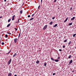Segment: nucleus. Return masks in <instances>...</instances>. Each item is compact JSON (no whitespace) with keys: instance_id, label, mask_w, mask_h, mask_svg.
Listing matches in <instances>:
<instances>
[{"instance_id":"10","label":"nucleus","mask_w":76,"mask_h":76,"mask_svg":"<svg viewBox=\"0 0 76 76\" xmlns=\"http://www.w3.org/2000/svg\"><path fill=\"white\" fill-rule=\"evenodd\" d=\"M8 76H12V73H10L8 74Z\"/></svg>"},{"instance_id":"1","label":"nucleus","mask_w":76,"mask_h":76,"mask_svg":"<svg viewBox=\"0 0 76 76\" xmlns=\"http://www.w3.org/2000/svg\"><path fill=\"white\" fill-rule=\"evenodd\" d=\"M47 26H48L47 25H46L45 26L43 27V30H45L46 29H47Z\"/></svg>"},{"instance_id":"48","label":"nucleus","mask_w":76,"mask_h":76,"mask_svg":"<svg viewBox=\"0 0 76 76\" xmlns=\"http://www.w3.org/2000/svg\"><path fill=\"white\" fill-rule=\"evenodd\" d=\"M75 48H76V47Z\"/></svg>"},{"instance_id":"35","label":"nucleus","mask_w":76,"mask_h":76,"mask_svg":"<svg viewBox=\"0 0 76 76\" xmlns=\"http://www.w3.org/2000/svg\"><path fill=\"white\" fill-rule=\"evenodd\" d=\"M56 1H57V0H54V2H55V3H56Z\"/></svg>"},{"instance_id":"26","label":"nucleus","mask_w":76,"mask_h":76,"mask_svg":"<svg viewBox=\"0 0 76 76\" xmlns=\"http://www.w3.org/2000/svg\"><path fill=\"white\" fill-rule=\"evenodd\" d=\"M34 18H31L30 19V20H32L33 19H34Z\"/></svg>"},{"instance_id":"9","label":"nucleus","mask_w":76,"mask_h":76,"mask_svg":"<svg viewBox=\"0 0 76 76\" xmlns=\"http://www.w3.org/2000/svg\"><path fill=\"white\" fill-rule=\"evenodd\" d=\"M72 42L71 41H70L68 43V45H70V44H72Z\"/></svg>"},{"instance_id":"46","label":"nucleus","mask_w":76,"mask_h":76,"mask_svg":"<svg viewBox=\"0 0 76 76\" xmlns=\"http://www.w3.org/2000/svg\"><path fill=\"white\" fill-rule=\"evenodd\" d=\"M23 4H24V3H23Z\"/></svg>"},{"instance_id":"40","label":"nucleus","mask_w":76,"mask_h":76,"mask_svg":"<svg viewBox=\"0 0 76 76\" xmlns=\"http://www.w3.org/2000/svg\"><path fill=\"white\" fill-rule=\"evenodd\" d=\"M59 51H61V49H59Z\"/></svg>"},{"instance_id":"32","label":"nucleus","mask_w":76,"mask_h":76,"mask_svg":"<svg viewBox=\"0 0 76 76\" xmlns=\"http://www.w3.org/2000/svg\"><path fill=\"white\" fill-rule=\"evenodd\" d=\"M28 18H30V17H31V15H28Z\"/></svg>"},{"instance_id":"24","label":"nucleus","mask_w":76,"mask_h":76,"mask_svg":"<svg viewBox=\"0 0 76 76\" xmlns=\"http://www.w3.org/2000/svg\"><path fill=\"white\" fill-rule=\"evenodd\" d=\"M67 39H66L64 41V42H67Z\"/></svg>"},{"instance_id":"37","label":"nucleus","mask_w":76,"mask_h":76,"mask_svg":"<svg viewBox=\"0 0 76 76\" xmlns=\"http://www.w3.org/2000/svg\"><path fill=\"white\" fill-rule=\"evenodd\" d=\"M8 34H10V35H11V34H12V33H8V32H7Z\"/></svg>"},{"instance_id":"33","label":"nucleus","mask_w":76,"mask_h":76,"mask_svg":"<svg viewBox=\"0 0 76 76\" xmlns=\"http://www.w3.org/2000/svg\"><path fill=\"white\" fill-rule=\"evenodd\" d=\"M40 7V5H39V6H38V9H39Z\"/></svg>"},{"instance_id":"23","label":"nucleus","mask_w":76,"mask_h":76,"mask_svg":"<svg viewBox=\"0 0 76 76\" xmlns=\"http://www.w3.org/2000/svg\"><path fill=\"white\" fill-rule=\"evenodd\" d=\"M10 26V24H9L7 25V27H9Z\"/></svg>"},{"instance_id":"12","label":"nucleus","mask_w":76,"mask_h":76,"mask_svg":"<svg viewBox=\"0 0 76 76\" xmlns=\"http://www.w3.org/2000/svg\"><path fill=\"white\" fill-rule=\"evenodd\" d=\"M23 12V11L22 10L20 11V14H22Z\"/></svg>"},{"instance_id":"36","label":"nucleus","mask_w":76,"mask_h":76,"mask_svg":"<svg viewBox=\"0 0 76 76\" xmlns=\"http://www.w3.org/2000/svg\"><path fill=\"white\" fill-rule=\"evenodd\" d=\"M15 31H18V29L16 28H15Z\"/></svg>"},{"instance_id":"18","label":"nucleus","mask_w":76,"mask_h":76,"mask_svg":"<svg viewBox=\"0 0 76 76\" xmlns=\"http://www.w3.org/2000/svg\"><path fill=\"white\" fill-rule=\"evenodd\" d=\"M10 20H11V19H9L8 20V22H10Z\"/></svg>"},{"instance_id":"16","label":"nucleus","mask_w":76,"mask_h":76,"mask_svg":"<svg viewBox=\"0 0 76 76\" xmlns=\"http://www.w3.org/2000/svg\"><path fill=\"white\" fill-rule=\"evenodd\" d=\"M53 21L50 22V25H52V24H53Z\"/></svg>"},{"instance_id":"13","label":"nucleus","mask_w":76,"mask_h":76,"mask_svg":"<svg viewBox=\"0 0 76 76\" xmlns=\"http://www.w3.org/2000/svg\"><path fill=\"white\" fill-rule=\"evenodd\" d=\"M57 26V24H56L53 26V28H55V27H56Z\"/></svg>"},{"instance_id":"39","label":"nucleus","mask_w":76,"mask_h":76,"mask_svg":"<svg viewBox=\"0 0 76 76\" xmlns=\"http://www.w3.org/2000/svg\"><path fill=\"white\" fill-rule=\"evenodd\" d=\"M55 73H53V76H54V75H55Z\"/></svg>"},{"instance_id":"30","label":"nucleus","mask_w":76,"mask_h":76,"mask_svg":"<svg viewBox=\"0 0 76 76\" xmlns=\"http://www.w3.org/2000/svg\"><path fill=\"white\" fill-rule=\"evenodd\" d=\"M54 19H55V17H52V19H53V20H54Z\"/></svg>"},{"instance_id":"22","label":"nucleus","mask_w":76,"mask_h":76,"mask_svg":"<svg viewBox=\"0 0 76 76\" xmlns=\"http://www.w3.org/2000/svg\"><path fill=\"white\" fill-rule=\"evenodd\" d=\"M44 65L45 66H47V63H46L45 62V63Z\"/></svg>"},{"instance_id":"7","label":"nucleus","mask_w":76,"mask_h":76,"mask_svg":"<svg viewBox=\"0 0 76 76\" xmlns=\"http://www.w3.org/2000/svg\"><path fill=\"white\" fill-rule=\"evenodd\" d=\"M68 20V18H67L64 21V23H65V22H66V21H67V20Z\"/></svg>"},{"instance_id":"31","label":"nucleus","mask_w":76,"mask_h":76,"mask_svg":"<svg viewBox=\"0 0 76 76\" xmlns=\"http://www.w3.org/2000/svg\"><path fill=\"white\" fill-rule=\"evenodd\" d=\"M1 44L2 45H4V43L3 42H2V43H1Z\"/></svg>"},{"instance_id":"38","label":"nucleus","mask_w":76,"mask_h":76,"mask_svg":"<svg viewBox=\"0 0 76 76\" xmlns=\"http://www.w3.org/2000/svg\"><path fill=\"white\" fill-rule=\"evenodd\" d=\"M70 10H72V8L71 7L70 8Z\"/></svg>"},{"instance_id":"44","label":"nucleus","mask_w":76,"mask_h":76,"mask_svg":"<svg viewBox=\"0 0 76 76\" xmlns=\"http://www.w3.org/2000/svg\"><path fill=\"white\" fill-rule=\"evenodd\" d=\"M14 76H17V75H14Z\"/></svg>"},{"instance_id":"14","label":"nucleus","mask_w":76,"mask_h":76,"mask_svg":"<svg viewBox=\"0 0 76 76\" xmlns=\"http://www.w3.org/2000/svg\"><path fill=\"white\" fill-rule=\"evenodd\" d=\"M72 57V55H70L68 57V58H70Z\"/></svg>"},{"instance_id":"25","label":"nucleus","mask_w":76,"mask_h":76,"mask_svg":"<svg viewBox=\"0 0 76 76\" xmlns=\"http://www.w3.org/2000/svg\"><path fill=\"white\" fill-rule=\"evenodd\" d=\"M20 32L19 34L18 35V38H19L20 37Z\"/></svg>"},{"instance_id":"15","label":"nucleus","mask_w":76,"mask_h":76,"mask_svg":"<svg viewBox=\"0 0 76 76\" xmlns=\"http://www.w3.org/2000/svg\"><path fill=\"white\" fill-rule=\"evenodd\" d=\"M39 63V61H36L37 64H38Z\"/></svg>"},{"instance_id":"17","label":"nucleus","mask_w":76,"mask_h":76,"mask_svg":"<svg viewBox=\"0 0 76 76\" xmlns=\"http://www.w3.org/2000/svg\"><path fill=\"white\" fill-rule=\"evenodd\" d=\"M17 55H16V53H15V55H14L13 56V57H15V56H17Z\"/></svg>"},{"instance_id":"20","label":"nucleus","mask_w":76,"mask_h":76,"mask_svg":"<svg viewBox=\"0 0 76 76\" xmlns=\"http://www.w3.org/2000/svg\"><path fill=\"white\" fill-rule=\"evenodd\" d=\"M54 61H56V62H58V59L56 60H55Z\"/></svg>"},{"instance_id":"34","label":"nucleus","mask_w":76,"mask_h":76,"mask_svg":"<svg viewBox=\"0 0 76 76\" xmlns=\"http://www.w3.org/2000/svg\"><path fill=\"white\" fill-rule=\"evenodd\" d=\"M65 45H64L63 46V48H65Z\"/></svg>"},{"instance_id":"45","label":"nucleus","mask_w":76,"mask_h":76,"mask_svg":"<svg viewBox=\"0 0 76 76\" xmlns=\"http://www.w3.org/2000/svg\"><path fill=\"white\" fill-rule=\"evenodd\" d=\"M72 72H74V71H72Z\"/></svg>"},{"instance_id":"19","label":"nucleus","mask_w":76,"mask_h":76,"mask_svg":"<svg viewBox=\"0 0 76 76\" xmlns=\"http://www.w3.org/2000/svg\"><path fill=\"white\" fill-rule=\"evenodd\" d=\"M11 52V50H10V51H9L8 52V53H6V54H7V55L9 54V53H10Z\"/></svg>"},{"instance_id":"42","label":"nucleus","mask_w":76,"mask_h":76,"mask_svg":"<svg viewBox=\"0 0 76 76\" xmlns=\"http://www.w3.org/2000/svg\"><path fill=\"white\" fill-rule=\"evenodd\" d=\"M42 0H41V3H42Z\"/></svg>"},{"instance_id":"29","label":"nucleus","mask_w":76,"mask_h":76,"mask_svg":"<svg viewBox=\"0 0 76 76\" xmlns=\"http://www.w3.org/2000/svg\"><path fill=\"white\" fill-rule=\"evenodd\" d=\"M51 59L52 60H53V61H54V59H53V58H51Z\"/></svg>"},{"instance_id":"27","label":"nucleus","mask_w":76,"mask_h":76,"mask_svg":"<svg viewBox=\"0 0 76 76\" xmlns=\"http://www.w3.org/2000/svg\"><path fill=\"white\" fill-rule=\"evenodd\" d=\"M34 15H35V14H33L32 15H31V16L32 17H34Z\"/></svg>"},{"instance_id":"49","label":"nucleus","mask_w":76,"mask_h":76,"mask_svg":"<svg viewBox=\"0 0 76 76\" xmlns=\"http://www.w3.org/2000/svg\"><path fill=\"white\" fill-rule=\"evenodd\" d=\"M0 54H1V53H0Z\"/></svg>"},{"instance_id":"43","label":"nucleus","mask_w":76,"mask_h":76,"mask_svg":"<svg viewBox=\"0 0 76 76\" xmlns=\"http://www.w3.org/2000/svg\"><path fill=\"white\" fill-rule=\"evenodd\" d=\"M60 59V57H58V59Z\"/></svg>"},{"instance_id":"4","label":"nucleus","mask_w":76,"mask_h":76,"mask_svg":"<svg viewBox=\"0 0 76 76\" xmlns=\"http://www.w3.org/2000/svg\"><path fill=\"white\" fill-rule=\"evenodd\" d=\"M15 15H14L12 17V20H14L15 19Z\"/></svg>"},{"instance_id":"8","label":"nucleus","mask_w":76,"mask_h":76,"mask_svg":"<svg viewBox=\"0 0 76 76\" xmlns=\"http://www.w3.org/2000/svg\"><path fill=\"white\" fill-rule=\"evenodd\" d=\"M19 19L18 18V21H16L15 23H19Z\"/></svg>"},{"instance_id":"47","label":"nucleus","mask_w":76,"mask_h":76,"mask_svg":"<svg viewBox=\"0 0 76 76\" xmlns=\"http://www.w3.org/2000/svg\"><path fill=\"white\" fill-rule=\"evenodd\" d=\"M1 17H0V19L1 18Z\"/></svg>"},{"instance_id":"41","label":"nucleus","mask_w":76,"mask_h":76,"mask_svg":"<svg viewBox=\"0 0 76 76\" xmlns=\"http://www.w3.org/2000/svg\"><path fill=\"white\" fill-rule=\"evenodd\" d=\"M6 0H4V1L5 2H6Z\"/></svg>"},{"instance_id":"6","label":"nucleus","mask_w":76,"mask_h":76,"mask_svg":"<svg viewBox=\"0 0 76 76\" xmlns=\"http://www.w3.org/2000/svg\"><path fill=\"white\" fill-rule=\"evenodd\" d=\"M72 62H73V60H71L69 63V64H70L71 63H72Z\"/></svg>"},{"instance_id":"11","label":"nucleus","mask_w":76,"mask_h":76,"mask_svg":"<svg viewBox=\"0 0 76 76\" xmlns=\"http://www.w3.org/2000/svg\"><path fill=\"white\" fill-rule=\"evenodd\" d=\"M72 23H69V26H71V25H72Z\"/></svg>"},{"instance_id":"5","label":"nucleus","mask_w":76,"mask_h":76,"mask_svg":"<svg viewBox=\"0 0 76 76\" xmlns=\"http://www.w3.org/2000/svg\"><path fill=\"white\" fill-rule=\"evenodd\" d=\"M75 19V17H74L72 18H71V20H74V19Z\"/></svg>"},{"instance_id":"28","label":"nucleus","mask_w":76,"mask_h":76,"mask_svg":"<svg viewBox=\"0 0 76 76\" xmlns=\"http://www.w3.org/2000/svg\"><path fill=\"white\" fill-rule=\"evenodd\" d=\"M5 37L6 38H7L8 37V35H7V34H6L5 35Z\"/></svg>"},{"instance_id":"21","label":"nucleus","mask_w":76,"mask_h":76,"mask_svg":"<svg viewBox=\"0 0 76 76\" xmlns=\"http://www.w3.org/2000/svg\"><path fill=\"white\" fill-rule=\"evenodd\" d=\"M76 34H74L73 36V37H75V36H76Z\"/></svg>"},{"instance_id":"2","label":"nucleus","mask_w":76,"mask_h":76,"mask_svg":"<svg viewBox=\"0 0 76 76\" xmlns=\"http://www.w3.org/2000/svg\"><path fill=\"white\" fill-rule=\"evenodd\" d=\"M11 61H12V59H10V60L8 61V65H9V64H10Z\"/></svg>"},{"instance_id":"3","label":"nucleus","mask_w":76,"mask_h":76,"mask_svg":"<svg viewBox=\"0 0 76 76\" xmlns=\"http://www.w3.org/2000/svg\"><path fill=\"white\" fill-rule=\"evenodd\" d=\"M18 40L17 38H15L14 39V42L15 43H17V40Z\"/></svg>"}]
</instances>
